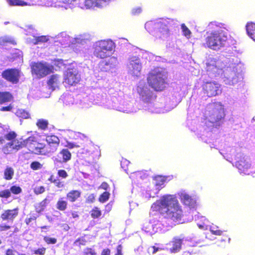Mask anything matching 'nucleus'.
<instances>
[{"mask_svg":"<svg viewBox=\"0 0 255 255\" xmlns=\"http://www.w3.org/2000/svg\"><path fill=\"white\" fill-rule=\"evenodd\" d=\"M167 76L158 68L152 70L147 75L148 85L155 91H162L166 87Z\"/></svg>","mask_w":255,"mask_h":255,"instance_id":"4","label":"nucleus"},{"mask_svg":"<svg viewBox=\"0 0 255 255\" xmlns=\"http://www.w3.org/2000/svg\"><path fill=\"white\" fill-rule=\"evenodd\" d=\"M235 165L241 174L250 175L255 173V168L252 165L250 159L241 152L235 155Z\"/></svg>","mask_w":255,"mask_h":255,"instance_id":"6","label":"nucleus"},{"mask_svg":"<svg viewBox=\"0 0 255 255\" xmlns=\"http://www.w3.org/2000/svg\"><path fill=\"white\" fill-rule=\"evenodd\" d=\"M137 90L138 93L141 95L142 96H144L145 95V92L142 91V88L140 86H138L137 88Z\"/></svg>","mask_w":255,"mask_h":255,"instance_id":"61","label":"nucleus"},{"mask_svg":"<svg viewBox=\"0 0 255 255\" xmlns=\"http://www.w3.org/2000/svg\"><path fill=\"white\" fill-rule=\"evenodd\" d=\"M180 199L181 202L186 206H192L194 204V200L191 196L183 193L180 195Z\"/></svg>","mask_w":255,"mask_h":255,"instance_id":"21","label":"nucleus"},{"mask_svg":"<svg viewBox=\"0 0 255 255\" xmlns=\"http://www.w3.org/2000/svg\"><path fill=\"white\" fill-rule=\"evenodd\" d=\"M63 60L62 59H57L55 60V64L59 65V64H63Z\"/></svg>","mask_w":255,"mask_h":255,"instance_id":"62","label":"nucleus"},{"mask_svg":"<svg viewBox=\"0 0 255 255\" xmlns=\"http://www.w3.org/2000/svg\"><path fill=\"white\" fill-rule=\"evenodd\" d=\"M11 6H25L27 4L26 2L21 0H6Z\"/></svg>","mask_w":255,"mask_h":255,"instance_id":"33","label":"nucleus"},{"mask_svg":"<svg viewBox=\"0 0 255 255\" xmlns=\"http://www.w3.org/2000/svg\"><path fill=\"white\" fill-rule=\"evenodd\" d=\"M141 70V64L139 60L135 57H131L129 60V73L133 76L138 77Z\"/></svg>","mask_w":255,"mask_h":255,"instance_id":"14","label":"nucleus"},{"mask_svg":"<svg viewBox=\"0 0 255 255\" xmlns=\"http://www.w3.org/2000/svg\"><path fill=\"white\" fill-rule=\"evenodd\" d=\"M112 0H85V4L88 8L101 7L104 3H108Z\"/></svg>","mask_w":255,"mask_h":255,"instance_id":"18","label":"nucleus"},{"mask_svg":"<svg viewBox=\"0 0 255 255\" xmlns=\"http://www.w3.org/2000/svg\"><path fill=\"white\" fill-rule=\"evenodd\" d=\"M110 196V193L105 191L100 195L98 200L101 203H105L109 199Z\"/></svg>","mask_w":255,"mask_h":255,"instance_id":"36","label":"nucleus"},{"mask_svg":"<svg viewBox=\"0 0 255 255\" xmlns=\"http://www.w3.org/2000/svg\"><path fill=\"white\" fill-rule=\"evenodd\" d=\"M68 202L64 197L59 198L56 204V208L60 211H64L67 209Z\"/></svg>","mask_w":255,"mask_h":255,"instance_id":"23","label":"nucleus"},{"mask_svg":"<svg viewBox=\"0 0 255 255\" xmlns=\"http://www.w3.org/2000/svg\"><path fill=\"white\" fill-rule=\"evenodd\" d=\"M57 175L59 177L64 179L67 178L68 176L67 172L63 169H60L58 170Z\"/></svg>","mask_w":255,"mask_h":255,"instance_id":"50","label":"nucleus"},{"mask_svg":"<svg viewBox=\"0 0 255 255\" xmlns=\"http://www.w3.org/2000/svg\"><path fill=\"white\" fill-rule=\"evenodd\" d=\"M59 147V145L51 144H45L44 147L43 155H48L55 152Z\"/></svg>","mask_w":255,"mask_h":255,"instance_id":"22","label":"nucleus"},{"mask_svg":"<svg viewBox=\"0 0 255 255\" xmlns=\"http://www.w3.org/2000/svg\"><path fill=\"white\" fill-rule=\"evenodd\" d=\"M43 240L47 245H54L57 243V240L54 237L45 236L43 237Z\"/></svg>","mask_w":255,"mask_h":255,"instance_id":"37","label":"nucleus"},{"mask_svg":"<svg viewBox=\"0 0 255 255\" xmlns=\"http://www.w3.org/2000/svg\"><path fill=\"white\" fill-rule=\"evenodd\" d=\"M3 173V178L6 180H10L12 179L14 175V170L11 167H6Z\"/></svg>","mask_w":255,"mask_h":255,"instance_id":"27","label":"nucleus"},{"mask_svg":"<svg viewBox=\"0 0 255 255\" xmlns=\"http://www.w3.org/2000/svg\"><path fill=\"white\" fill-rule=\"evenodd\" d=\"M9 190L10 191L11 194H13L14 195L19 194L22 192V189L20 187L16 185L11 186L9 188Z\"/></svg>","mask_w":255,"mask_h":255,"instance_id":"40","label":"nucleus"},{"mask_svg":"<svg viewBox=\"0 0 255 255\" xmlns=\"http://www.w3.org/2000/svg\"><path fill=\"white\" fill-rule=\"evenodd\" d=\"M153 212H158L164 219L177 224L183 222L184 213L176 197L166 194L157 200L151 206Z\"/></svg>","mask_w":255,"mask_h":255,"instance_id":"1","label":"nucleus"},{"mask_svg":"<svg viewBox=\"0 0 255 255\" xmlns=\"http://www.w3.org/2000/svg\"><path fill=\"white\" fill-rule=\"evenodd\" d=\"M154 184L156 186H160L165 182L164 177L161 175H157L154 177Z\"/></svg>","mask_w":255,"mask_h":255,"instance_id":"35","label":"nucleus"},{"mask_svg":"<svg viewBox=\"0 0 255 255\" xmlns=\"http://www.w3.org/2000/svg\"><path fill=\"white\" fill-rule=\"evenodd\" d=\"M11 195L9 189H5L0 191V198L8 199L11 197Z\"/></svg>","mask_w":255,"mask_h":255,"instance_id":"38","label":"nucleus"},{"mask_svg":"<svg viewBox=\"0 0 255 255\" xmlns=\"http://www.w3.org/2000/svg\"><path fill=\"white\" fill-rule=\"evenodd\" d=\"M246 30L248 35L255 41V23H248L246 25Z\"/></svg>","mask_w":255,"mask_h":255,"instance_id":"25","label":"nucleus"},{"mask_svg":"<svg viewBox=\"0 0 255 255\" xmlns=\"http://www.w3.org/2000/svg\"><path fill=\"white\" fill-rule=\"evenodd\" d=\"M216 61L214 58H211L208 60L206 63V70L210 71L217 69Z\"/></svg>","mask_w":255,"mask_h":255,"instance_id":"30","label":"nucleus"},{"mask_svg":"<svg viewBox=\"0 0 255 255\" xmlns=\"http://www.w3.org/2000/svg\"><path fill=\"white\" fill-rule=\"evenodd\" d=\"M45 187L43 186L36 187L34 189V192L35 194L38 195L45 192Z\"/></svg>","mask_w":255,"mask_h":255,"instance_id":"49","label":"nucleus"},{"mask_svg":"<svg viewBox=\"0 0 255 255\" xmlns=\"http://www.w3.org/2000/svg\"><path fill=\"white\" fill-rule=\"evenodd\" d=\"M66 148L68 149H72L75 147H79L80 146L78 145H76V144L71 142H67V144L66 145Z\"/></svg>","mask_w":255,"mask_h":255,"instance_id":"52","label":"nucleus"},{"mask_svg":"<svg viewBox=\"0 0 255 255\" xmlns=\"http://www.w3.org/2000/svg\"><path fill=\"white\" fill-rule=\"evenodd\" d=\"M114 57L111 58L108 61L106 60L102 61L99 64V67L101 71H107L108 70V68H105V66H109V67H111L112 63H111V61H112L113 59H115Z\"/></svg>","mask_w":255,"mask_h":255,"instance_id":"31","label":"nucleus"},{"mask_svg":"<svg viewBox=\"0 0 255 255\" xmlns=\"http://www.w3.org/2000/svg\"><path fill=\"white\" fill-rule=\"evenodd\" d=\"M46 141L47 143L57 145L59 146L60 139L58 136L55 135H47L46 137Z\"/></svg>","mask_w":255,"mask_h":255,"instance_id":"26","label":"nucleus"},{"mask_svg":"<svg viewBox=\"0 0 255 255\" xmlns=\"http://www.w3.org/2000/svg\"><path fill=\"white\" fill-rule=\"evenodd\" d=\"M48 203V199L46 198H45L34 206L35 211L37 213H41L45 210Z\"/></svg>","mask_w":255,"mask_h":255,"instance_id":"24","label":"nucleus"},{"mask_svg":"<svg viewBox=\"0 0 255 255\" xmlns=\"http://www.w3.org/2000/svg\"><path fill=\"white\" fill-rule=\"evenodd\" d=\"M220 85L215 82H206L204 83L202 88L203 93L208 97H212L221 93Z\"/></svg>","mask_w":255,"mask_h":255,"instance_id":"12","label":"nucleus"},{"mask_svg":"<svg viewBox=\"0 0 255 255\" xmlns=\"http://www.w3.org/2000/svg\"><path fill=\"white\" fill-rule=\"evenodd\" d=\"M151 248L152 249V254H155L157 251L162 250V249L156 247L155 246H152L151 247Z\"/></svg>","mask_w":255,"mask_h":255,"instance_id":"60","label":"nucleus"},{"mask_svg":"<svg viewBox=\"0 0 255 255\" xmlns=\"http://www.w3.org/2000/svg\"><path fill=\"white\" fill-rule=\"evenodd\" d=\"M81 196V192L78 190H72L66 194V198L71 203L76 202Z\"/></svg>","mask_w":255,"mask_h":255,"instance_id":"19","label":"nucleus"},{"mask_svg":"<svg viewBox=\"0 0 255 255\" xmlns=\"http://www.w3.org/2000/svg\"><path fill=\"white\" fill-rule=\"evenodd\" d=\"M114 47V43L111 40L98 41L95 47L94 55L98 58H105L111 54Z\"/></svg>","mask_w":255,"mask_h":255,"instance_id":"7","label":"nucleus"},{"mask_svg":"<svg viewBox=\"0 0 255 255\" xmlns=\"http://www.w3.org/2000/svg\"><path fill=\"white\" fill-rule=\"evenodd\" d=\"M71 215L73 218H76L79 217V215H78L77 212H75V211L72 212L71 213Z\"/></svg>","mask_w":255,"mask_h":255,"instance_id":"63","label":"nucleus"},{"mask_svg":"<svg viewBox=\"0 0 255 255\" xmlns=\"http://www.w3.org/2000/svg\"><path fill=\"white\" fill-rule=\"evenodd\" d=\"M101 255H111V250L108 249H104L102 250Z\"/></svg>","mask_w":255,"mask_h":255,"instance_id":"59","label":"nucleus"},{"mask_svg":"<svg viewBox=\"0 0 255 255\" xmlns=\"http://www.w3.org/2000/svg\"><path fill=\"white\" fill-rule=\"evenodd\" d=\"M48 40V38L45 35H41L40 36L36 37L34 39V44H38L39 43H44Z\"/></svg>","mask_w":255,"mask_h":255,"instance_id":"39","label":"nucleus"},{"mask_svg":"<svg viewBox=\"0 0 255 255\" xmlns=\"http://www.w3.org/2000/svg\"><path fill=\"white\" fill-rule=\"evenodd\" d=\"M11 228V226L7 225H0V231H7Z\"/></svg>","mask_w":255,"mask_h":255,"instance_id":"54","label":"nucleus"},{"mask_svg":"<svg viewBox=\"0 0 255 255\" xmlns=\"http://www.w3.org/2000/svg\"><path fill=\"white\" fill-rule=\"evenodd\" d=\"M47 84L49 89L54 90L56 88L58 87L60 84V76L58 74L51 75L47 80Z\"/></svg>","mask_w":255,"mask_h":255,"instance_id":"17","label":"nucleus"},{"mask_svg":"<svg viewBox=\"0 0 255 255\" xmlns=\"http://www.w3.org/2000/svg\"><path fill=\"white\" fill-rule=\"evenodd\" d=\"M37 218V216L35 215H31L29 217L25 218L24 222L27 226H29L31 222H36Z\"/></svg>","mask_w":255,"mask_h":255,"instance_id":"47","label":"nucleus"},{"mask_svg":"<svg viewBox=\"0 0 255 255\" xmlns=\"http://www.w3.org/2000/svg\"><path fill=\"white\" fill-rule=\"evenodd\" d=\"M109 187V185H108V184L106 182H103L102 183V184L100 186L99 188H102L105 190H108Z\"/></svg>","mask_w":255,"mask_h":255,"instance_id":"57","label":"nucleus"},{"mask_svg":"<svg viewBox=\"0 0 255 255\" xmlns=\"http://www.w3.org/2000/svg\"><path fill=\"white\" fill-rule=\"evenodd\" d=\"M95 250L91 248H86L82 252V255H96Z\"/></svg>","mask_w":255,"mask_h":255,"instance_id":"43","label":"nucleus"},{"mask_svg":"<svg viewBox=\"0 0 255 255\" xmlns=\"http://www.w3.org/2000/svg\"><path fill=\"white\" fill-rule=\"evenodd\" d=\"M225 116V109L221 102L208 104L205 120L211 124L213 127L217 128L220 127L224 123Z\"/></svg>","mask_w":255,"mask_h":255,"instance_id":"3","label":"nucleus"},{"mask_svg":"<svg viewBox=\"0 0 255 255\" xmlns=\"http://www.w3.org/2000/svg\"><path fill=\"white\" fill-rule=\"evenodd\" d=\"M48 180L51 183H53L54 185L59 188H63L64 186V182L61 181V180L58 178H54V176L51 175L49 178Z\"/></svg>","mask_w":255,"mask_h":255,"instance_id":"28","label":"nucleus"},{"mask_svg":"<svg viewBox=\"0 0 255 255\" xmlns=\"http://www.w3.org/2000/svg\"><path fill=\"white\" fill-rule=\"evenodd\" d=\"M95 201V195L94 194H90L86 199V203L91 204Z\"/></svg>","mask_w":255,"mask_h":255,"instance_id":"51","label":"nucleus"},{"mask_svg":"<svg viewBox=\"0 0 255 255\" xmlns=\"http://www.w3.org/2000/svg\"><path fill=\"white\" fill-rule=\"evenodd\" d=\"M16 114L18 117L22 119H26L30 118L29 114L24 110H18L16 111Z\"/></svg>","mask_w":255,"mask_h":255,"instance_id":"34","label":"nucleus"},{"mask_svg":"<svg viewBox=\"0 0 255 255\" xmlns=\"http://www.w3.org/2000/svg\"><path fill=\"white\" fill-rule=\"evenodd\" d=\"M32 74L38 78H42L54 72V68L52 65L46 63L35 62L31 67Z\"/></svg>","mask_w":255,"mask_h":255,"instance_id":"8","label":"nucleus"},{"mask_svg":"<svg viewBox=\"0 0 255 255\" xmlns=\"http://www.w3.org/2000/svg\"><path fill=\"white\" fill-rule=\"evenodd\" d=\"M183 239L176 237L173 238L170 242L171 248L169 249V252L171 253H177L179 252L182 249Z\"/></svg>","mask_w":255,"mask_h":255,"instance_id":"16","label":"nucleus"},{"mask_svg":"<svg viewBox=\"0 0 255 255\" xmlns=\"http://www.w3.org/2000/svg\"><path fill=\"white\" fill-rule=\"evenodd\" d=\"M63 226L64 227V229L66 231H68L70 229L69 225L67 224H64Z\"/></svg>","mask_w":255,"mask_h":255,"instance_id":"64","label":"nucleus"},{"mask_svg":"<svg viewBox=\"0 0 255 255\" xmlns=\"http://www.w3.org/2000/svg\"><path fill=\"white\" fill-rule=\"evenodd\" d=\"M129 163V162L126 159H122V160L121 161V166L128 174L132 173L129 171V169L128 166Z\"/></svg>","mask_w":255,"mask_h":255,"instance_id":"42","label":"nucleus"},{"mask_svg":"<svg viewBox=\"0 0 255 255\" xmlns=\"http://www.w3.org/2000/svg\"><path fill=\"white\" fill-rule=\"evenodd\" d=\"M157 25L158 26H159L160 28H162L163 29L165 28L167 30V31L168 32V29L167 28L168 25L169 24V22L167 19H164L161 21H160L158 22H157Z\"/></svg>","mask_w":255,"mask_h":255,"instance_id":"44","label":"nucleus"},{"mask_svg":"<svg viewBox=\"0 0 255 255\" xmlns=\"http://www.w3.org/2000/svg\"><path fill=\"white\" fill-rule=\"evenodd\" d=\"M123 247L121 245H119L116 249L117 252L115 255H123L122 253Z\"/></svg>","mask_w":255,"mask_h":255,"instance_id":"56","label":"nucleus"},{"mask_svg":"<svg viewBox=\"0 0 255 255\" xmlns=\"http://www.w3.org/2000/svg\"><path fill=\"white\" fill-rule=\"evenodd\" d=\"M30 168L33 170H36L42 168V164L38 161H33L30 165Z\"/></svg>","mask_w":255,"mask_h":255,"instance_id":"45","label":"nucleus"},{"mask_svg":"<svg viewBox=\"0 0 255 255\" xmlns=\"http://www.w3.org/2000/svg\"><path fill=\"white\" fill-rule=\"evenodd\" d=\"M81 80L80 75L74 68H69L64 74L63 82L69 86H75Z\"/></svg>","mask_w":255,"mask_h":255,"instance_id":"10","label":"nucleus"},{"mask_svg":"<svg viewBox=\"0 0 255 255\" xmlns=\"http://www.w3.org/2000/svg\"><path fill=\"white\" fill-rule=\"evenodd\" d=\"M1 77L7 82L17 84L20 77V71L17 68H8L1 73Z\"/></svg>","mask_w":255,"mask_h":255,"instance_id":"11","label":"nucleus"},{"mask_svg":"<svg viewBox=\"0 0 255 255\" xmlns=\"http://www.w3.org/2000/svg\"><path fill=\"white\" fill-rule=\"evenodd\" d=\"M90 215L93 219L99 218L102 215V211L98 207H94L90 212Z\"/></svg>","mask_w":255,"mask_h":255,"instance_id":"32","label":"nucleus"},{"mask_svg":"<svg viewBox=\"0 0 255 255\" xmlns=\"http://www.w3.org/2000/svg\"><path fill=\"white\" fill-rule=\"evenodd\" d=\"M101 255H111V250L108 249H104L102 250Z\"/></svg>","mask_w":255,"mask_h":255,"instance_id":"58","label":"nucleus"},{"mask_svg":"<svg viewBox=\"0 0 255 255\" xmlns=\"http://www.w3.org/2000/svg\"><path fill=\"white\" fill-rule=\"evenodd\" d=\"M218 228H215L213 227L210 228V232L212 234L216 236H222L224 234V231H221L217 229Z\"/></svg>","mask_w":255,"mask_h":255,"instance_id":"46","label":"nucleus"},{"mask_svg":"<svg viewBox=\"0 0 255 255\" xmlns=\"http://www.w3.org/2000/svg\"><path fill=\"white\" fill-rule=\"evenodd\" d=\"M12 109V106L11 104H9L8 106L2 107L0 109V111H10Z\"/></svg>","mask_w":255,"mask_h":255,"instance_id":"55","label":"nucleus"},{"mask_svg":"<svg viewBox=\"0 0 255 255\" xmlns=\"http://www.w3.org/2000/svg\"><path fill=\"white\" fill-rule=\"evenodd\" d=\"M48 125V121L42 119L38 120L36 123V125L38 128L43 130L47 128Z\"/></svg>","mask_w":255,"mask_h":255,"instance_id":"29","label":"nucleus"},{"mask_svg":"<svg viewBox=\"0 0 255 255\" xmlns=\"http://www.w3.org/2000/svg\"><path fill=\"white\" fill-rule=\"evenodd\" d=\"M26 148L30 153L38 155H43L45 143L39 142L34 135L28 137L26 139Z\"/></svg>","mask_w":255,"mask_h":255,"instance_id":"9","label":"nucleus"},{"mask_svg":"<svg viewBox=\"0 0 255 255\" xmlns=\"http://www.w3.org/2000/svg\"><path fill=\"white\" fill-rule=\"evenodd\" d=\"M72 158V153L68 148H63L52 159L54 164H59L68 162Z\"/></svg>","mask_w":255,"mask_h":255,"instance_id":"13","label":"nucleus"},{"mask_svg":"<svg viewBox=\"0 0 255 255\" xmlns=\"http://www.w3.org/2000/svg\"><path fill=\"white\" fill-rule=\"evenodd\" d=\"M181 28L183 35L188 38H190L191 32L185 24L183 23L181 24Z\"/></svg>","mask_w":255,"mask_h":255,"instance_id":"41","label":"nucleus"},{"mask_svg":"<svg viewBox=\"0 0 255 255\" xmlns=\"http://www.w3.org/2000/svg\"><path fill=\"white\" fill-rule=\"evenodd\" d=\"M16 251L14 249H8L5 251V255H15Z\"/></svg>","mask_w":255,"mask_h":255,"instance_id":"53","label":"nucleus"},{"mask_svg":"<svg viewBox=\"0 0 255 255\" xmlns=\"http://www.w3.org/2000/svg\"><path fill=\"white\" fill-rule=\"evenodd\" d=\"M46 248L42 247L33 251L34 254L36 255H44L46 253Z\"/></svg>","mask_w":255,"mask_h":255,"instance_id":"48","label":"nucleus"},{"mask_svg":"<svg viewBox=\"0 0 255 255\" xmlns=\"http://www.w3.org/2000/svg\"><path fill=\"white\" fill-rule=\"evenodd\" d=\"M12 95L8 91H0V105L10 102L13 100Z\"/></svg>","mask_w":255,"mask_h":255,"instance_id":"20","label":"nucleus"},{"mask_svg":"<svg viewBox=\"0 0 255 255\" xmlns=\"http://www.w3.org/2000/svg\"><path fill=\"white\" fill-rule=\"evenodd\" d=\"M208 30L203 46L213 50L223 47L228 39L227 32L225 28L212 22L209 24Z\"/></svg>","mask_w":255,"mask_h":255,"instance_id":"2","label":"nucleus"},{"mask_svg":"<svg viewBox=\"0 0 255 255\" xmlns=\"http://www.w3.org/2000/svg\"><path fill=\"white\" fill-rule=\"evenodd\" d=\"M17 136V133L13 130L8 131L4 135V136H0V145L4 143L5 139L9 141L3 147L2 149L4 153H5V149L8 147H10L12 150L15 151H18L23 147H26V139L20 140L16 139Z\"/></svg>","mask_w":255,"mask_h":255,"instance_id":"5","label":"nucleus"},{"mask_svg":"<svg viewBox=\"0 0 255 255\" xmlns=\"http://www.w3.org/2000/svg\"><path fill=\"white\" fill-rule=\"evenodd\" d=\"M19 208L16 207L12 209L5 210L0 215V218L2 221H7L12 222L18 216Z\"/></svg>","mask_w":255,"mask_h":255,"instance_id":"15","label":"nucleus"}]
</instances>
